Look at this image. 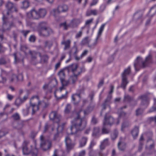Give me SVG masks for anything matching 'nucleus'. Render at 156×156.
<instances>
[{"label":"nucleus","instance_id":"1","mask_svg":"<svg viewBox=\"0 0 156 156\" xmlns=\"http://www.w3.org/2000/svg\"><path fill=\"white\" fill-rule=\"evenodd\" d=\"M82 110L75 111L73 112V119L71 122V126L70 129L72 134H76L79 131L83 130L86 127L87 121L84 118H81L80 115Z\"/></svg>","mask_w":156,"mask_h":156},{"label":"nucleus","instance_id":"2","mask_svg":"<svg viewBox=\"0 0 156 156\" xmlns=\"http://www.w3.org/2000/svg\"><path fill=\"white\" fill-rule=\"evenodd\" d=\"M30 104V106L32 108V114H34L40 108H47L49 105L48 102L40 100L39 96L38 95H35L31 97Z\"/></svg>","mask_w":156,"mask_h":156},{"label":"nucleus","instance_id":"3","mask_svg":"<svg viewBox=\"0 0 156 156\" xmlns=\"http://www.w3.org/2000/svg\"><path fill=\"white\" fill-rule=\"evenodd\" d=\"M12 17L9 19V22H6L7 17L5 16H3L2 18L3 21V27L5 30H9L12 27H15L17 23L19 25L22 24V22L20 20L16 18H13L12 16Z\"/></svg>","mask_w":156,"mask_h":156},{"label":"nucleus","instance_id":"4","mask_svg":"<svg viewBox=\"0 0 156 156\" xmlns=\"http://www.w3.org/2000/svg\"><path fill=\"white\" fill-rule=\"evenodd\" d=\"M37 31L39 35L41 36L46 37L53 33L51 29L47 26V23L45 22L39 23Z\"/></svg>","mask_w":156,"mask_h":156},{"label":"nucleus","instance_id":"5","mask_svg":"<svg viewBox=\"0 0 156 156\" xmlns=\"http://www.w3.org/2000/svg\"><path fill=\"white\" fill-rule=\"evenodd\" d=\"M29 143V141L24 140L23 142L22 149L23 154L28 155L31 154L32 156H37L38 150L36 148H28V145ZM32 147V146H31Z\"/></svg>","mask_w":156,"mask_h":156},{"label":"nucleus","instance_id":"6","mask_svg":"<svg viewBox=\"0 0 156 156\" xmlns=\"http://www.w3.org/2000/svg\"><path fill=\"white\" fill-rule=\"evenodd\" d=\"M146 66V58L143 59L141 57L138 56L135 61L134 66L136 71H139L140 69L144 68Z\"/></svg>","mask_w":156,"mask_h":156},{"label":"nucleus","instance_id":"7","mask_svg":"<svg viewBox=\"0 0 156 156\" xmlns=\"http://www.w3.org/2000/svg\"><path fill=\"white\" fill-rule=\"evenodd\" d=\"M41 147V149L44 151L49 149L51 146V143L50 141L45 140L44 137L43 135L40 136Z\"/></svg>","mask_w":156,"mask_h":156},{"label":"nucleus","instance_id":"8","mask_svg":"<svg viewBox=\"0 0 156 156\" xmlns=\"http://www.w3.org/2000/svg\"><path fill=\"white\" fill-rule=\"evenodd\" d=\"M69 72H71L74 75H80L82 73V69L78 68V65L76 64H73L69 65L67 67Z\"/></svg>","mask_w":156,"mask_h":156},{"label":"nucleus","instance_id":"9","mask_svg":"<svg viewBox=\"0 0 156 156\" xmlns=\"http://www.w3.org/2000/svg\"><path fill=\"white\" fill-rule=\"evenodd\" d=\"M68 10V7L67 5H63L59 6L57 10L55 9H53L51 12V14L54 16H56V13L62 12H66Z\"/></svg>","mask_w":156,"mask_h":156},{"label":"nucleus","instance_id":"10","mask_svg":"<svg viewBox=\"0 0 156 156\" xmlns=\"http://www.w3.org/2000/svg\"><path fill=\"white\" fill-rule=\"evenodd\" d=\"M6 6L8 10L6 13L7 15H10L11 12L16 11V6L10 2H8L6 5Z\"/></svg>","mask_w":156,"mask_h":156},{"label":"nucleus","instance_id":"11","mask_svg":"<svg viewBox=\"0 0 156 156\" xmlns=\"http://www.w3.org/2000/svg\"><path fill=\"white\" fill-rule=\"evenodd\" d=\"M114 122V119L112 116L110 115H108L107 114L104 118V120L103 122V125H111L113 124Z\"/></svg>","mask_w":156,"mask_h":156},{"label":"nucleus","instance_id":"12","mask_svg":"<svg viewBox=\"0 0 156 156\" xmlns=\"http://www.w3.org/2000/svg\"><path fill=\"white\" fill-rule=\"evenodd\" d=\"M27 16L28 17L34 19H38L39 18L38 11L34 9L27 13Z\"/></svg>","mask_w":156,"mask_h":156},{"label":"nucleus","instance_id":"13","mask_svg":"<svg viewBox=\"0 0 156 156\" xmlns=\"http://www.w3.org/2000/svg\"><path fill=\"white\" fill-rule=\"evenodd\" d=\"M66 149L67 150L69 151L72 149L74 147L75 144L71 142L70 138L67 136L66 137L65 140Z\"/></svg>","mask_w":156,"mask_h":156},{"label":"nucleus","instance_id":"14","mask_svg":"<svg viewBox=\"0 0 156 156\" xmlns=\"http://www.w3.org/2000/svg\"><path fill=\"white\" fill-rule=\"evenodd\" d=\"M49 118L51 120L57 123H58L60 120V116L57 115L56 112H52L49 115Z\"/></svg>","mask_w":156,"mask_h":156},{"label":"nucleus","instance_id":"15","mask_svg":"<svg viewBox=\"0 0 156 156\" xmlns=\"http://www.w3.org/2000/svg\"><path fill=\"white\" fill-rule=\"evenodd\" d=\"M151 143V144L147 148L148 154H151L155 152V156H156V151H155L154 149L155 147V143L154 140L149 141Z\"/></svg>","mask_w":156,"mask_h":156},{"label":"nucleus","instance_id":"16","mask_svg":"<svg viewBox=\"0 0 156 156\" xmlns=\"http://www.w3.org/2000/svg\"><path fill=\"white\" fill-rule=\"evenodd\" d=\"M118 147L119 150L124 151L126 148V144L122 138H120L118 144Z\"/></svg>","mask_w":156,"mask_h":156},{"label":"nucleus","instance_id":"17","mask_svg":"<svg viewBox=\"0 0 156 156\" xmlns=\"http://www.w3.org/2000/svg\"><path fill=\"white\" fill-rule=\"evenodd\" d=\"M105 26V24H103L100 27L98 33L97 37L95 40L93 44V46H95L98 44V40L101 34L102 33L104 28Z\"/></svg>","mask_w":156,"mask_h":156},{"label":"nucleus","instance_id":"18","mask_svg":"<svg viewBox=\"0 0 156 156\" xmlns=\"http://www.w3.org/2000/svg\"><path fill=\"white\" fill-rule=\"evenodd\" d=\"M81 22V20L79 19H75L71 20L70 26L73 27H76Z\"/></svg>","mask_w":156,"mask_h":156},{"label":"nucleus","instance_id":"19","mask_svg":"<svg viewBox=\"0 0 156 156\" xmlns=\"http://www.w3.org/2000/svg\"><path fill=\"white\" fill-rule=\"evenodd\" d=\"M84 89L82 88L80 90H78V93H76L73 94L72 96V100L74 101H76V97H78L80 98V95L81 94L83 93L84 92Z\"/></svg>","mask_w":156,"mask_h":156},{"label":"nucleus","instance_id":"20","mask_svg":"<svg viewBox=\"0 0 156 156\" xmlns=\"http://www.w3.org/2000/svg\"><path fill=\"white\" fill-rule=\"evenodd\" d=\"M129 81L128 80L127 78L124 77H122V81L120 87L123 89L125 90L126 86L128 83Z\"/></svg>","mask_w":156,"mask_h":156},{"label":"nucleus","instance_id":"21","mask_svg":"<svg viewBox=\"0 0 156 156\" xmlns=\"http://www.w3.org/2000/svg\"><path fill=\"white\" fill-rule=\"evenodd\" d=\"M70 43L71 41L69 39L67 40L66 41L63 40L61 42L62 44L65 45L64 48V50L69 49L70 48Z\"/></svg>","mask_w":156,"mask_h":156},{"label":"nucleus","instance_id":"22","mask_svg":"<svg viewBox=\"0 0 156 156\" xmlns=\"http://www.w3.org/2000/svg\"><path fill=\"white\" fill-rule=\"evenodd\" d=\"M153 136V133L151 130H148L147 132V142L149 144V141L153 140L152 138Z\"/></svg>","mask_w":156,"mask_h":156},{"label":"nucleus","instance_id":"23","mask_svg":"<svg viewBox=\"0 0 156 156\" xmlns=\"http://www.w3.org/2000/svg\"><path fill=\"white\" fill-rule=\"evenodd\" d=\"M79 75H74L71 76L69 78L70 83L74 84L77 80V77Z\"/></svg>","mask_w":156,"mask_h":156},{"label":"nucleus","instance_id":"24","mask_svg":"<svg viewBox=\"0 0 156 156\" xmlns=\"http://www.w3.org/2000/svg\"><path fill=\"white\" fill-rule=\"evenodd\" d=\"M39 18L43 17L46 15L47 12L46 10L44 9H40L38 11Z\"/></svg>","mask_w":156,"mask_h":156},{"label":"nucleus","instance_id":"25","mask_svg":"<svg viewBox=\"0 0 156 156\" xmlns=\"http://www.w3.org/2000/svg\"><path fill=\"white\" fill-rule=\"evenodd\" d=\"M87 138L86 137H83L80 141V147H82L84 146L87 142Z\"/></svg>","mask_w":156,"mask_h":156},{"label":"nucleus","instance_id":"26","mask_svg":"<svg viewBox=\"0 0 156 156\" xmlns=\"http://www.w3.org/2000/svg\"><path fill=\"white\" fill-rule=\"evenodd\" d=\"M139 132V127H135L131 132L134 138H135L138 135Z\"/></svg>","mask_w":156,"mask_h":156},{"label":"nucleus","instance_id":"27","mask_svg":"<svg viewBox=\"0 0 156 156\" xmlns=\"http://www.w3.org/2000/svg\"><path fill=\"white\" fill-rule=\"evenodd\" d=\"M98 14V12L96 9L87 10L86 12V15L87 16H89L91 15H96Z\"/></svg>","mask_w":156,"mask_h":156},{"label":"nucleus","instance_id":"28","mask_svg":"<svg viewBox=\"0 0 156 156\" xmlns=\"http://www.w3.org/2000/svg\"><path fill=\"white\" fill-rule=\"evenodd\" d=\"M130 73V68L128 67L127 69L124 70L122 74V77H124L127 78V76Z\"/></svg>","mask_w":156,"mask_h":156},{"label":"nucleus","instance_id":"29","mask_svg":"<svg viewBox=\"0 0 156 156\" xmlns=\"http://www.w3.org/2000/svg\"><path fill=\"white\" fill-rule=\"evenodd\" d=\"M100 128L98 127H95L94 128L93 135L94 136H98L99 135Z\"/></svg>","mask_w":156,"mask_h":156},{"label":"nucleus","instance_id":"30","mask_svg":"<svg viewBox=\"0 0 156 156\" xmlns=\"http://www.w3.org/2000/svg\"><path fill=\"white\" fill-rule=\"evenodd\" d=\"M60 80L65 79V74L64 70L63 69L60 70L58 73Z\"/></svg>","mask_w":156,"mask_h":156},{"label":"nucleus","instance_id":"31","mask_svg":"<svg viewBox=\"0 0 156 156\" xmlns=\"http://www.w3.org/2000/svg\"><path fill=\"white\" fill-rule=\"evenodd\" d=\"M90 41V40L89 37H86L83 39L81 41V43L82 44L84 45L88 44Z\"/></svg>","mask_w":156,"mask_h":156},{"label":"nucleus","instance_id":"32","mask_svg":"<svg viewBox=\"0 0 156 156\" xmlns=\"http://www.w3.org/2000/svg\"><path fill=\"white\" fill-rule=\"evenodd\" d=\"M110 132V130L106 128L105 125H103L101 129V133L102 134H107Z\"/></svg>","mask_w":156,"mask_h":156},{"label":"nucleus","instance_id":"33","mask_svg":"<svg viewBox=\"0 0 156 156\" xmlns=\"http://www.w3.org/2000/svg\"><path fill=\"white\" fill-rule=\"evenodd\" d=\"M147 66L148 64H150L152 62V57L151 53L149 54L147 57Z\"/></svg>","mask_w":156,"mask_h":156},{"label":"nucleus","instance_id":"34","mask_svg":"<svg viewBox=\"0 0 156 156\" xmlns=\"http://www.w3.org/2000/svg\"><path fill=\"white\" fill-rule=\"evenodd\" d=\"M45 47L50 48L52 45V42L51 41H46L44 42Z\"/></svg>","mask_w":156,"mask_h":156},{"label":"nucleus","instance_id":"35","mask_svg":"<svg viewBox=\"0 0 156 156\" xmlns=\"http://www.w3.org/2000/svg\"><path fill=\"white\" fill-rule=\"evenodd\" d=\"M118 134V130L116 129H115L111 135L112 139V140H115L117 137Z\"/></svg>","mask_w":156,"mask_h":156},{"label":"nucleus","instance_id":"36","mask_svg":"<svg viewBox=\"0 0 156 156\" xmlns=\"http://www.w3.org/2000/svg\"><path fill=\"white\" fill-rule=\"evenodd\" d=\"M156 12V8H152L149 11L148 15L150 16H153Z\"/></svg>","mask_w":156,"mask_h":156},{"label":"nucleus","instance_id":"37","mask_svg":"<svg viewBox=\"0 0 156 156\" xmlns=\"http://www.w3.org/2000/svg\"><path fill=\"white\" fill-rule=\"evenodd\" d=\"M23 103V101H22V99L20 98H17L15 101V104L18 107H19Z\"/></svg>","mask_w":156,"mask_h":156},{"label":"nucleus","instance_id":"38","mask_svg":"<svg viewBox=\"0 0 156 156\" xmlns=\"http://www.w3.org/2000/svg\"><path fill=\"white\" fill-rule=\"evenodd\" d=\"M60 81L63 86H67L70 83L69 79L68 80H65V79H64Z\"/></svg>","mask_w":156,"mask_h":156},{"label":"nucleus","instance_id":"39","mask_svg":"<svg viewBox=\"0 0 156 156\" xmlns=\"http://www.w3.org/2000/svg\"><path fill=\"white\" fill-rule=\"evenodd\" d=\"M22 4L23 7L27 8L29 6L30 2L28 0H25L23 2Z\"/></svg>","mask_w":156,"mask_h":156},{"label":"nucleus","instance_id":"40","mask_svg":"<svg viewBox=\"0 0 156 156\" xmlns=\"http://www.w3.org/2000/svg\"><path fill=\"white\" fill-rule=\"evenodd\" d=\"M12 117L14 120H19L20 118L19 115L17 113L13 115Z\"/></svg>","mask_w":156,"mask_h":156},{"label":"nucleus","instance_id":"41","mask_svg":"<svg viewBox=\"0 0 156 156\" xmlns=\"http://www.w3.org/2000/svg\"><path fill=\"white\" fill-rule=\"evenodd\" d=\"M129 125V123L128 122H124L122 124V126L121 130L122 131H123L124 129L126 127H128Z\"/></svg>","mask_w":156,"mask_h":156},{"label":"nucleus","instance_id":"42","mask_svg":"<svg viewBox=\"0 0 156 156\" xmlns=\"http://www.w3.org/2000/svg\"><path fill=\"white\" fill-rule=\"evenodd\" d=\"M148 123L150 124L152 122H154L156 123V116L154 117H151L148 119Z\"/></svg>","mask_w":156,"mask_h":156},{"label":"nucleus","instance_id":"43","mask_svg":"<svg viewBox=\"0 0 156 156\" xmlns=\"http://www.w3.org/2000/svg\"><path fill=\"white\" fill-rule=\"evenodd\" d=\"M71 108V107L70 105L69 104H67L65 110V112L66 113H69L70 112Z\"/></svg>","mask_w":156,"mask_h":156},{"label":"nucleus","instance_id":"44","mask_svg":"<svg viewBox=\"0 0 156 156\" xmlns=\"http://www.w3.org/2000/svg\"><path fill=\"white\" fill-rule=\"evenodd\" d=\"M6 72L3 70H2V73H1V76H2V82H5L6 79V78L5 77H4L3 76L4 75H6Z\"/></svg>","mask_w":156,"mask_h":156},{"label":"nucleus","instance_id":"45","mask_svg":"<svg viewBox=\"0 0 156 156\" xmlns=\"http://www.w3.org/2000/svg\"><path fill=\"white\" fill-rule=\"evenodd\" d=\"M144 110L142 109L138 108L136 111V115L137 116L142 114Z\"/></svg>","mask_w":156,"mask_h":156},{"label":"nucleus","instance_id":"46","mask_svg":"<svg viewBox=\"0 0 156 156\" xmlns=\"http://www.w3.org/2000/svg\"><path fill=\"white\" fill-rule=\"evenodd\" d=\"M141 101V103H143L144 102H146V96L145 95H141L139 97Z\"/></svg>","mask_w":156,"mask_h":156},{"label":"nucleus","instance_id":"47","mask_svg":"<svg viewBox=\"0 0 156 156\" xmlns=\"http://www.w3.org/2000/svg\"><path fill=\"white\" fill-rule=\"evenodd\" d=\"M30 32V30H22L20 31V32L22 33L24 37H27V35Z\"/></svg>","mask_w":156,"mask_h":156},{"label":"nucleus","instance_id":"48","mask_svg":"<svg viewBox=\"0 0 156 156\" xmlns=\"http://www.w3.org/2000/svg\"><path fill=\"white\" fill-rule=\"evenodd\" d=\"M60 26L61 27H63L64 29L65 30H67L69 27V26L66 25L65 22L61 23Z\"/></svg>","mask_w":156,"mask_h":156},{"label":"nucleus","instance_id":"49","mask_svg":"<svg viewBox=\"0 0 156 156\" xmlns=\"http://www.w3.org/2000/svg\"><path fill=\"white\" fill-rule=\"evenodd\" d=\"M93 20V19L91 18L90 20H87L85 23V26H89Z\"/></svg>","mask_w":156,"mask_h":156},{"label":"nucleus","instance_id":"50","mask_svg":"<svg viewBox=\"0 0 156 156\" xmlns=\"http://www.w3.org/2000/svg\"><path fill=\"white\" fill-rule=\"evenodd\" d=\"M101 143L106 146L109 145L108 139V138L105 139Z\"/></svg>","mask_w":156,"mask_h":156},{"label":"nucleus","instance_id":"51","mask_svg":"<svg viewBox=\"0 0 156 156\" xmlns=\"http://www.w3.org/2000/svg\"><path fill=\"white\" fill-rule=\"evenodd\" d=\"M109 107V108H110V106L108 105L106 102H105V103H104L103 105H102V111L101 112V115L102 114V111L105 110V108H107V107Z\"/></svg>","mask_w":156,"mask_h":156},{"label":"nucleus","instance_id":"52","mask_svg":"<svg viewBox=\"0 0 156 156\" xmlns=\"http://www.w3.org/2000/svg\"><path fill=\"white\" fill-rule=\"evenodd\" d=\"M132 100V98L129 95H126L124 97L125 101H129Z\"/></svg>","mask_w":156,"mask_h":156},{"label":"nucleus","instance_id":"53","mask_svg":"<svg viewBox=\"0 0 156 156\" xmlns=\"http://www.w3.org/2000/svg\"><path fill=\"white\" fill-rule=\"evenodd\" d=\"M29 53L31 55L32 59H35L36 58V55L37 53L35 52L34 51H30Z\"/></svg>","mask_w":156,"mask_h":156},{"label":"nucleus","instance_id":"54","mask_svg":"<svg viewBox=\"0 0 156 156\" xmlns=\"http://www.w3.org/2000/svg\"><path fill=\"white\" fill-rule=\"evenodd\" d=\"M7 133L3 129L0 130V138L5 136Z\"/></svg>","mask_w":156,"mask_h":156},{"label":"nucleus","instance_id":"55","mask_svg":"<svg viewBox=\"0 0 156 156\" xmlns=\"http://www.w3.org/2000/svg\"><path fill=\"white\" fill-rule=\"evenodd\" d=\"M67 92H66V94L65 95H62V96L60 97H58L56 95L55 92V96L56 97H57L58 99H63V98H66V97H67L66 94H67Z\"/></svg>","mask_w":156,"mask_h":156},{"label":"nucleus","instance_id":"56","mask_svg":"<svg viewBox=\"0 0 156 156\" xmlns=\"http://www.w3.org/2000/svg\"><path fill=\"white\" fill-rule=\"evenodd\" d=\"M36 40V37L34 35H32L29 38V40L31 42H34Z\"/></svg>","mask_w":156,"mask_h":156},{"label":"nucleus","instance_id":"57","mask_svg":"<svg viewBox=\"0 0 156 156\" xmlns=\"http://www.w3.org/2000/svg\"><path fill=\"white\" fill-rule=\"evenodd\" d=\"M98 0H92L90 4V6L91 7L95 5L98 3Z\"/></svg>","mask_w":156,"mask_h":156},{"label":"nucleus","instance_id":"58","mask_svg":"<svg viewBox=\"0 0 156 156\" xmlns=\"http://www.w3.org/2000/svg\"><path fill=\"white\" fill-rule=\"evenodd\" d=\"M98 156H107L108 153H103L102 151H100L98 154Z\"/></svg>","mask_w":156,"mask_h":156},{"label":"nucleus","instance_id":"59","mask_svg":"<svg viewBox=\"0 0 156 156\" xmlns=\"http://www.w3.org/2000/svg\"><path fill=\"white\" fill-rule=\"evenodd\" d=\"M83 34V32L82 31H79L78 33H77L75 37L76 38H78L80 37Z\"/></svg>","mask_w":156,"mask_h":156},{"label":"nucleus","instance_id":"60","mask_svg":"<svg viewBox=\"0 0 156 156\" xmlns=\"http://www.w3.org/2000/svg\"><path fill=\"white\" fill-rule=\"evenodd\" d=\"M30 107H28L26 109L23 110V112L25 115H27L29 113Z\"/></svg>","mask_w":156,"mask_h":156},{"label":"nucleus","instance_id":"61","mask_svg":"<svg viewBox=\"0 0 156 156\" xmlns=\"http://www.w3.org/2000/svg\"><path fill=\"white\" fill-rule=\"evenodd\" d=\"M16 78L17 80H18V77H17L16 75L14 74H13L12 75V78L10 80V82H12Z\"/></svg>","mask_w":156,"mask_h":156},{"label":"nucleus","instance_id":"62","mask_svg":"<svg viewBox=\"0 0 156 156\" xmlns=\"http://www.w3.org/2000/svg\"><path fill=\"white\" fill-rule=\"evenodd\" d=\"M86 154V151L83 150L80 151L79 154L78 156H85Z\"/></svg>","mask_w":156,"mask_h":156},{"label":"nucleus","instance_id":"63","mask_svg":"<svg viewBox=\"0 0 156 156\" xmlns=\"http://www.w3.org/2000/svg\"><path fill=\"white\" fill-rule=\"evenodd\" d=\"M6 61L3 58H0V65H3L5 64Z\"/></svg>","mask_w":156,"mask_h":156},{"label":"nucleus","instance_id":"64","mask_svg":"<svg viewBox=\"0 0 156 156\" xmlns=\"http://www.w3.org/2000/svg\"><path fill=\"white\" fill-rule=\"evenodd\" d=\"M156 111V107L154 106H153L148 111L149 112H151Z\"/></svg>","mask_w":156,"mask_h":156}]
</instances>
